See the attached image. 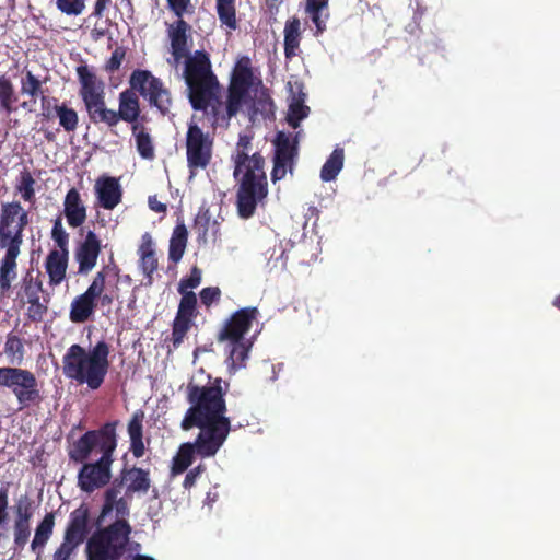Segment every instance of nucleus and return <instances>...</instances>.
<instances>
[{"label": "nucleus", "mask_w": 560, "mask_h": 560, "mask_svg": "<svg viewBox=\"0 0 560 560\" xmlns=\"http://www.w3.org/2000/svg\"><path fill=\"white\" fill-rule=\"evenodd\" d=\"M112 3V0H96L94 4L93 15L95 18H103L104 11Z\"/></svg>", "instance_id": "nucleus-59"}, {"label": "nucleus", "mask_w": 560, "mask_h": 560, "mask_svg": "<svg viewBox=\"0 0 560 560\" xmlns=\"http://www.w3.org/2000/svg\"><path fill=\"white\" fill-rule=\"evenodd\" d=\"M255 91L252 104L248 108L250 120L255 121L258 117L275 119V104L268 92V89L261 84H254L250 89Z\"/></svg>", "instance_id": "nucleus-19"}, {"label": "nucleus", "mask_w": 560, "mask_h": 560, "mask_svg": "<svg viewBox=\"0 0 560 560\" xmlns=\"http://www.w3.org/2000/svg\"><path fill=\"white\" fill-rule=\"evenodd\" d=\"M283 0H265L266 10L270 13V15H276L279 12V7Z\"/></svg>", "instance_id": "nucleus-61"}, {"label": "nucleus", "mask_w": 560, "mask_h": 560, "mask_svg": "<svg viewBox=\"0 0 560 560\" xmlns=\"http://www.w3.org/2000/svg\"><path fill=\"white\" fill-rule=\"evenodd\" d=\"M273 161L289 164V171L292 172L294 158L298 155L296 141H292L284 132H279L276 137Z\"/></svg>", "instance_id": "nucleus-26"}, {"label": "nucleus", "mask_w": 560, "mask_h": 560, "mask_svg": "<svg viewBox=\"0 0 560 560\" xmlns=\"http://www.w3.org/2000/svg\"><path fill=\"white\" fill-rule=\"evenodd\" d=\"M229 345L231 347L228 358L229 370L234 373L245 366L252 342L249 340H238L237 342H229Z\"/></svg>", "instance_id": "nucleus-30"}, {"label": "nucleus", "mask_w": 560, "mask_h": 560, "mask_svg": "<svg viewBox=\"0 0 560 560\" xmlns=\"http://www.w3.org/2000/svg\"><path fill=\"white\" fill-rule=\"evenodd\" d=\"M288 170H289V164L273 161V168L271 172V180L273 183H276V182L282 179L285 176Z\"/></svg>", "instance_id": "nucleus-57"}, {"label": "nucleus", "mask_w": 560, "mask_h": 560, "mask_svg": "<svg viewBox=\"0 0 560 560\" xmlns=\"http://www.w3.org/2000/svg\"><path fill=\"white\" fill-rule=\"evenodd\" d=\"M188 240V231L184 222L177 223L173 230L171 240H170V248H168V259L173 262H178L186 249Z\"/></svg>", "instance_id": "nucleus-28"}, {"label": "nucleus", "mask_w": 560, "mask_h": 560, "mask_svg": "<svg viewBox=\"0 0 560 560\" xmlns=\"http://www.w3.org/2000/svg\"><path fill=\"white\" fill-rule=\"evenodd\" d=\"M3 388L9 389L16 398L20 409L38 405L43 400L36 375L16 366H3Z\"/></svg>", "instance_id": "nucleus-10"}, {"label": "nucleus", "mask_w": 560, "mask_h": 560, "mask_svg": "<svg viewBox=\"0 0 560 560\" xmlns=\"http://www.w3.org/2000/svg\"><path fill=\"white\" fill-rule=\"evenodd\" d=\"M185 147L187 167L192 177L211 164L214 137L209 131H205L197 122L190 121L187 127Z\"/></svg>", "instance_id": "nucleus-9"}, {"label": "nucleus", "mask_w": 560, "mask_h": 560, "mask_svg": "<svg viewBox=\"0 0 560 560\" xmlns=\"http://www.w3.org/2000/svg\"><path fill=\"white\" fill-rule=\"evenodd\" d=\"M189 31L190 25L183 18H178L175 22L168 25L167 33L171 40V54L175 65H178L182 59L189 56Z\"/></svg>", "instance_id": "nucleus-16"}, {"label": "nucleus", "mask_w": 560, "mask_h": 560, "mask_svg": "<svg viewBox=\"0 0 560 560\" xmlns=\"http://www.w3.org/2000/svg\"><path fill=\"white\" fill-rule=\"evenodd\" d=\"M125 50L121 47H117L113 52L108 61L106 62V70L109 72H114L118 70L121 66L122 60L125 59Z\"/></svg>", "instance_id": "nucleus-53"}, {"label": "nucleus", "mask_w": 560, "mask_h": 560, "mask_svg": "<svg viewBox=\"0 0 560 560\" xmlns=\"http://www.w3.org/2000/svg\"><path fill=\"white\" fill-rule=\"evenodd\" d=\"M183 78L191 107L210 115L213 127H228L247 103L249 89L254 84H261V79L254 73L250 58L243 56L232 70L223 102L219 79L206 50H196L185 58Z\"/></svg>", "instance_id": "nucleus-1"}, {"label": "nucleus", "mask_w": 560, "mask_h": 560, "mask_svg": "<svg viewBox=\"0 0 560 560\" xmlns=\"http://www.w3.org/2000/svg\"><path fill=\"white\" fill-rule=\"evenodd\" d=\"M8 506H9V488L3 486L0 488V526L3 525L8 520Z\"/></svg>", "instance_id": "nucleus-56"}, {"label": "nucleus", "mask_w": 560, "mask_h": 560, "mask_svg": "<svg viewBox=\"0 0 560 560\" xmlns=\"http://www.w3.org/2000/svg\"><path fill=\"white\" fill-rule=\"evenodd\" d=\"M217 14L220 22L230 30L237 28L235 0H215Z\"/></svg>", "instance_id": "nucleus-33"}, {"label": "nucleus", "mask_w": 560, "mask_h": 560, "mask_svg": "<svg viewBox=\"0 0 560 560\" xmlns=\"http://www.w3.org/2000/svg\"><path fill=\"white\" fill-rule=\"evenodd\" d=\"M30 223L28 212L18 200L2 202L0 208V248L5 253L0 260V292L7 294L16 278V259Z\"/></svg>", "instance_id": "nucleus-5"}, {"label": "nucleus", "mask_w": 560, "mask_h": 560, "mask_svg": "<svg viewBox=\"0 0 560 560\" xmlns=\"http://www.w3.org/2000/svg\"><path fill=\"white\" fill-rule=\"evenodd\" d=\"M140 256L139 266L147 277L148 285L153 282V273L158 270L159 262L153 248V240L149 233H144L141 237V244L138 249Z\"/></svg>", "instance_id": "nucleus-21"}, {"label": "nucleus", "mask_w": 560, "mask_h": 560, "mask_svg": "<svg viewBox=\"0 0 560 560\" xmlns=\"http://www.w3.org/2000/svg\"><path fill=\"white\" fill-rule=\"evenodd\" d=\"M40 276V271L34 276L33 270H28L22 279L20 293L26 298L27 303L40 301L39 294L45 292Z\"/></svg>", "instance_id": "nucleus-29"}, {"label": "nucleus", "mask_w": 560, "mask_h": 560, "mask_svg": "<svg viewBox=\"0 0 560 560\" xmlns=\"http://www.w3.org/2000/svg\"><path fill=\"white\" fill-rule=\"evenodd\" d=\"M119 120L120 118L117 110L105 108L104 110H101L91 121L95 125L104 124L108 128H113L118 125Z\"/></svg>", "instance_id": "nucleus-49"}, {"label": "nucleus", "mask_w": 560, "mask_h": 560, "mask_svg": "<svg viewBox=\"0 0 560 560\" xmlns=\"http://www.w3.org/2000/svg\"><path fill=\"white\" fill-rule=\"evenodd\" d=\"M110 348L100 340L89 351L78 345H71L62 357V372L66 377L79 384H86L92 390L98 389L109 369Z\"/></svg>", "instance_id": "nucleus-6"}, {"label": "nucleus", "mask_w": 560, "mask_h": 560, "mask_svg": "<svg viewBox=\"0 0 560 560\" xmlns=\"http://www.w3.org/2000/svg\"><path fill=\"white\" fill-rule=\"evenodd\" d=\"M18 97L15 95L14 85L9 78L0 75V106L1 108L11 114L16 110L14 103Z\"/></svg>", "instance_id": "nucleus-34"}, {"label": "nucleus", "mask_w": 560, "mask_h": 560, "mask_svg": "<svg viewBox=\"0 0 560 560\" xmlns=\"http://www.w3.org/2000/svg\"><path fill=\"white\" fill-rule=\"evenodd\" d=\"M128 516H116L112 524L96 528L85 545L86 560H120L127 551L132 527Z\"/></svg>", "instance_id": "nucleus-8"}, {"label": "nucleus", "mask_w": 560, "mask_h": 560, "mask_svg": "<svg viewBox=\"0 0 560 560\" xmlns=\"http://www.w3.org/2000/svg\"><path fill=\"white\" fill-rule=\"evenodd\" d=\"M149 207L152 211L158 213L166 212V205L159 201L155 196L149 197Z\"/></svg>", "instance_id": "nucleus-60"}, {"label": "nucleus", "mask_w": 560, "mask_h": 560, "mask_svg": "<svg viewBox=\"0 0 560 560\" xmlns=\"http://www.w3.org/2000/svg\"><path fill=\"white\" fill-rule=\"evenodd\" d=\"M51 237L59 247V252L68 253L69 234L63 229L60 217L54 221Z\"/></svg>", "instance_id": "nucleus-45"}, {"label": "nucleus", "mask_w": 560, "mask_h": 560, "mask_svg": "<svg viewBox=\"0 0 560 560\" xmlns=\"http://www.w3.org/2000/svg\"><path fill=\"white\" fill-rule=\"evenodd\" d=\"M49 301H50L49 294L46 293L43 296V301L28 303L30 305H28L27 312H26L27 318L33 323L42 322L48 312Z\"/></svg>", "instance_id": "nucleus-42"}, {"label": "nucleus", "mask_w": 560, "mask_h": 560, "mask_svg": "<svg viewBox=\"0 0 560 560\" xmlns=\"http://www.w3.org/2000/svg\"><path fill=\"white\" fill-rule=\"evenodd\" d=\"M101 241L93 231H89L84 241L77 247L74 258L78 262V272L88 275L97 262L101 254Z\"/></svg>", "instance_id": "nucleus-14"}, {"label": "nucleus", "mask_w": 560, "mask_h": 560, "mask_svg": "<svg viewBox=\"0 0 560 560\" xmlns=\"http://www.w3.org/2000/svg\"><path fill=\"white\" fill-rule=\"evenodd\" d=\"M42 103V115L46 119H51L56 117V112L54 109V105L59 104L56 97H48L44 94L40 96Z\"/></svg>", "instance_id": "nucleus-54"}, {"label": "nucleus", "mask_w": 560, "mask_h": 560, "mask_svg": "<svg viewBox=\"0 0 560 560\" xmlns=\"http://www.w3.org/2000/svg\"><path fill=\"white\" fill-rule=\"evenodd\" d=\"M300 20L292 18L285 22L284 25V56L287 59H292L298 55V49L301 42Z\"/></svg>", "instance_id": "nucleus-27"}, {"label": "nucleus", "mask_w": 560, "mask_h": 560, "mask_svg": "<svg viewBox=\"0 0 560 560\" xmlns=\"http://www.w3.org/2000/svg\"><path fill=\"white\" fill-rule=\"evenodd\" d=\"M130 451L136 458L142 457L145 451L143 438L131 439Z\"/></svg>", "instance_id": "nucleus-58"}, {"label": "nucleus", "mask_w": 560, "mask_h": 560, "mask_svg": "<svg viewBox=\"0 0 560 560\" xmlns=\"http://www.w3.org/2000/svg\"><path fill=\"white\" fill-rule=\"evenodd\" d=\"M129 84L143 98H147L150 106L155 107L161 115L165 116L170 113L173 104L171 91L149 70H135L130 75Z\"/></svg>", "instance_id": "nucleus-11"}, {"label": "nucleus", "mask_w": 560, "mask_h": 560, "mask_svg": "<svg viewBox=\"0 0 560 560\" xmlns=\"http://www.w3.org/2000/svg\"><path fill=\"white\" fill-rule=\"evenodd\" d=\"M31 536V523L13 521V540L16 550H23Z\"/></svg>", "instance_id": "nucleus-43"}, {"label": "nucleus", "mask_w": 560, "mask_h": 560, "mask_svg": "<svg viewBox=\"0 0 560 560\" xmlns=\"http://www.w3.org/2000/svg\"><path fill=\"white\" fill-rule=\"evenodd\" d=\"M191 0H166L167 8L177 16L183 18L188 11Z\"/></svg>", "instance_id": "nucleus-55"}, {"label": "nucleus", "mask_w": 560, "mask_h": 560, "mask_svg": "<svg viewBox=\"0 0 560 560\" xmlns=\"http://www.w3.org/2000/svg\"><path fill=\"white\" fill-rule=\"evenodd\" d=\"M343 165V150L336 148L320 170V178L324 182L334 180Z\"/></svg>", "instance_id": "nucleus-31"}, {"label": "nucleus", "mask_w": 560, "mask_h": 560, "mask_svg": "<svg viewBox=\"0 0 560 560\" xmlns=\"http://www.w3.org/2000/svg\"><path fill=\"white\" fill-rule=\"evenodd\" d=\"M194 325V319L175 316L172 324V346L177 349L183 343L187 332Z\"/></svg>", "instance_id": "nucleus-37"}, {"label": "nucleus", "mask_w": 560, "mask_h": 560, "mask_svg": "<svg viewBox=\"0 0 560 560\" xmlns=\"http://www.w3.org/2000/svg\"><path fill=\"white\" fill-rule=\"evenodd\" d=\"M97 302L83 292L71 302L69 318L75 324L85 323L94 314Z\"/></svg>", "instance_id": "nucleus-23"}, {"label": "nucleus", "mask_w": 560, "mask_h": 560, "mask_svg": "<svg viewBox=\"0 0 560 560\" xmlns=\"http://www.w3.org/2000/svg\"><path fill=\"white\" fill-rule=\"evenodd\" d=\"M225 393L221 378H215L209 385L188 384L189 408L186 410L180 428L184 431L198 428L199 433L194 442L179 445L172 458V476L185 472L191 466L196 455L201 458L213 457L226 441L231 431V420L225 416L228 411Z\"/></svg>", "instance_id": "nucleus-2"}, {"label": "nucleus", "mask_w": 560, "mask_h": 560, "mask_svg": "<svg viewBox=\"0 0 560 560\" xmlns=\"http://www.w3.org/2000/svg\"><path fill=\"white\" fill-rule=\"evenodd\" d=\"M252 137L240 135L232 161L233 177L237 182L236 209L242 219L252 218L259 202L268 195V182L264 170V156L255 152L249 154Z\"/></svg>", "instance_id": "nucleus-4"}, {"label": "nucleus", "mask_w": 560, "mask_h": 560, "mask_svg": "<svg viewBox=\"0 0 560 560\" xmlns=\"http://www.w3.org/2000/svg\"><path fill=\"white\" fill-rule=\"evenodd\" d=\"M190 470L199 478L206 471V466L203 464H199Z\"/></svg>", "instance_id": "nucleus-64"}, {"label": "nucleus", "mask_w": 560, "mask_h": 560, "mask_svg": "<svg viewBox=\"0 0 560 560\" xmlns=\"http://www.w3.org/2000/svg\"><path fill=\"white\" fill-rule=\"evenodd\" d=\"M94 190L98 205L106 210H113L121 202L122 189L116 177H98Z\"/></svg>", "instance_id": "nucleus-15"}, {"label": "nucleus", "mask_w": 560, "mask_h": 560, "mask_svg": "<svg viewBox=\"0 0 560 560\" xmlns=\"http://www.w3.org/2000/svg\"><path fill=\"white\" fill-rule=\"evenodd\" d=\"M79 546V544L74 541H69V539L63 537V541L56 549L52 556V560H69Z\"/></svg>", "instance_id": "nucleus-50"}, {"label": "nucleus", "mask_w": 560, "mask_h": 560, "mask_svg": "<svg viewBox=\"0 0 560 560\" xmlns=\"http://www.w3.org/2000/svg\"><path fill=\"white\" fill-rule=\"evenodd\" d=\"M57 9L67 15H80L85 8V0H56Z\"/></svg>", "instance_id": "nucleus-47"}, {"label": "nucleus", "mask_w": 560, "mask_h": 560, "mask_svg": "<svg viewBox=\"0 0 560 560\" xmlns=\"http://www.w3.org/2000/svg\"><path fill=\"white\" fill-rule=\"evenodd\" d=\"M137 92V90H133L130 86L129 89L120 92L118 97V116L120 120L129 122L131 126L140 125L145 120V117L142 116L141 121H139L141 109Z\"/></svg>", "instance_id": "nucleus-20"}, {"label": "nucleus", "mask_w": 560, "mask_h": 560, "mask_svg": "<svg viewBox=\"0 0 560 560\" xmlns=\"http://www.w3.org/2000/svg\"><path fill=\"white\" fill-rule=\"evenodd\" d=\"M328 8V0H305V13L310 16L317 28V33L326 28L325 20L322 14Z\"/></svg>", "instance_id": "nucleus-35"}, {"label": "nucleus", "mask_w": 560, "mask_h": 560, "mask_svg": "<svg viewBox=\"0 0 560 560\" xmlns=\"http://www.w3.org/2000/svg\"><path fill=\"white\" fill-rule=\"evenodd\" d=\"M56 117L59 119L60 127L67 132L74 131L79 126V115L75 109L69 107L67 103L54 105Z\"/></svg>", "instance_id": "nucleus-32"}, {"label": "nucleus", "mask_w": 560, "mask_h": 560, "mask_svg": "<svg viewBox=\"0 0 560 560\" xmlns=\"http://www.w3.org/2000/svg\"><path fill=\"white\" fill-rule=\"evenodd\" d=\"M198 315L197 296L194 292L182 294L178 310L175 316L195 319Z\"/></svg>", "instance_id": "nucleus-39"}, {"label": "nucleus", "mask_w": 560, "mask_h": 560, "mask_svg": "<svg viewBox=\"0 0 560 560\" xmlns=\"http://www.w3.org/2000/svg\"><path fill=\"white\" fill-rule=\"evenodd\" d=\"M118 421L104 423L97 430L86 431L68 451L69 459L82 464L77 476L78 488L88 494L108 486L117 447Z\"/></svg>", "instance_id": "nucleus-3"}, {"label": "nucleus", "mask_w": 560, "mask_h": 560, "mask_svg": "<svg viewBox=\"0 0 560 560\" xmlns=\"http://www.w3.org/2000/svg\"><path fill=\"white\" fill-rule=\"evenodd\" d=\"M97 300L100 301V304L102 306H109L114 302L113 295L104 293V292L100 296H97Z\"/></svg>", "instance_id": "nucleus-63"}, {"label": "nucleus", "mask_w": 560, "mask_h": 560, "mask_svg": "<svg viewBox=\"0 0 560 560\" xmlns=\"http://www.w3.org/2000/svg\"><path fill=\"white\" fill-rule=\"evenodd\" d=\"M197 479L198 477L191 470H189L183 481V488L185 490H190L196 485Z\"/></svg>", "instance_id": "nucleus-62"}, {"label": "nucleus", "mask_w": 560, "mask_h": 560, "mask_svg": "<svg viewBox=\"0 0 560 560\" xmlns=\"http://www.w3.org/2000/svg\"><path fill=\"white\" fill-rule=\"evenodd\" d=\"M201 282V270L195 266L190 270L188 277L182 278L178 284V292L180 294L188 293L187 289H195Z\"/></svg>", "instance_id": "nucleus-48"}, {"label": "nucleus", "mask_w": 560, "mask_h": 560, "mask_svg": "<svg viewBox=\"0 0 560 560\" xmlns=\"http://www.w3.org/2000/svg\"><path fill=\"white\" fill-rule=\"evenodd\" d=\"M33 504V500L27 494L21 495L13 506L15 514L14 521L31 523V520L34 515Z\"/></svg>", "instance_id": "nucleus-38"}, {"label": "nucleus", "mask_w": 560, "mask_h": 560, "mask_svg": "<svg viewBox=\"0 0 560 560\" xmlns=\"http://www.w3.org/2000/svg\"><path fill=\"white\" fill-rule=\"evenodd\" d=\"M143 413H133L132 418L128 423V434L130 440L137 438H143Z\"/></svg>", "instance_id": "nucleus-51"}, {"label": "nucleus", "mask_w": 560, "mask_h": 560, "mask_svg": "<svg viewBox=\"0 0 560 560\" xmlns=\"http://www.w3.org/2000/svg\"><path fill=\"white\" fill-rule=\"evenodd\" d=\"M106 269L107 267H104L101 271H98L95 275L92 283L88 287V289L84 292L95 301H97V296H100L105 290Z\"/></svg>", "instance_id": "nucleus-46"}, {"label": "nucleus", "mask_w": 560, "mask_h": 560, "mask_svg": "<svg viewBox=\"0 0 560 560\" xmlns=\"http://www.w3.org/2000/svg\"><path fill=\"white\" fill-rule=\"evenodd\" d=\"M77 75L80 82L79 95L84 103L90 120H92L101 110L107 108L104 83L88 66H79Z\"/></svg>", "instance_id": "nucleus-12"}, {"label": "nucleus", "mask_w": 560, "mask_h": 560, "mask_svg": "<svg viewBox=\"0 0 560 560\" xmlns=\"http://www.w3.org/2000/svg\"><path fill=\"white\" fill-rule=\"evenodd\" d=\"M131 133L135 137L136 149L143 160L152 161L155 158V147L150 129L144 124L132 125Z\"/></svg>", "instance_id": "nucleus-24"}, {"label": "nucleus", "mask_w": 560, "mask_h": 560, "mask_svg": "<svg viewBox=\"0 0 560 560\" xmlns=\"http://www.w3.org/2000/svg\"><path fill=\"white\" fill-rule=\"evenodd\" d=\"M4 353L11 359L12 362L20 363L24 358V346L22 339L10 332L7 336L4 343Z\"/></svg>", "instance_id": "nucleus-41"}, {"label": "nucleus", "mask_w": 560, "mask_h": 560, "mask_svg": "<svg viewBox=\"0 0 560 560\" xmlns=\"http://www.w3.org/2000/svg\"><path fill=\"white\" fill-rule=\"evenodd\" d=\"M199 296L201 303L205 306L209 307L214 302H218L220 300L221 290L218 287H207L200 291Z\"/></svg>", "instance_id": "nucleus-52"}, {"label": "nucleus", "mask_w": 560, "mask_h": 560, "mask_svg": "<svg viewBox=\"0 0 560 560\" xmlns=\"http://www.w3.org/2000/svg\"><path fill=\"white\" fill-rule=\"evenodd\" d=\"M63 214L68 225L73 229L81 226L86 221V206L80 191L74 187L70 188L65 196Z\"/></svg>", "instance_id": "nucleus-18"}, {"label": "nucleus", "mask_w": 560, "mask_h": 560, "mask_svg": "<svg viewBox=\"0 0 560 560\" xmlns=\"http://www.w3.org/2000/svg\"><path fill=\"white\" fill-rule=\"evenodd\" d=\"M55 528V514L47 513L35 528L34 538L31 542V550L39 558L43 549L50 539Z\"/></svg>", "instance_id": "nucleus-25"}, {"label": "nucleus", "mask_w": 560, "mask_h": 560, "mask_svg": "<svg viewBox=\"0 0 560 560\" xmlns=\"http://www.w3.org/2000/svg\"><path fill=\"white\" fill-rule=\"evenodd\" d=\"M151 488L150 471L137 466H124L119 475L114 478L110 486L104 491L103 504L97 517L100 525L115 512L116 516H129L130 506L128 498L133 493L145 494Z\"/></svg>", "instance_id": "nucleus-7"}, {"label": "nucleus", "mask_w": 560, "mask_h": 560, "mask_svg": "<svg viewBox=\"0 0 560 560\" xmlns=\"http://www.w3.org/2000/svg\"><path fill=\"white\" fill-rule=\"evenodd\" d=\"M68 267V253L52 249L46 257L45 269L49 277L50 285L60 284L65 278Z\"/></svg>", "instance_id": "nucleus-22"}, {"label": "nucleus", "mask_w": 560, "mask_h": 560, "mask_svg": "<svg viewBox=\"0 0 560 560\" xmlns=\"http://www.w3.org/2000/svg\"><path fill=\"white\" fill-rule=\"evenodd\" d=\"M89 523L90 510L88 505L81 504L70 513L63 537L81 545L90 533Z\"/></svg>", "instance_id": "nucleus-17"}, {"label": "nucleus", "mask_w": 560, "mask_h": 560, "mask_svg": "<svg viewBox=\"0 0 560 560\" xmlns=\"http://www.w3.org/2000/svg\"><path fill=\"white\" fill-rule=\"evenodd\" d=\"M308 112H310V108L308 106L304 105L302 102L300 101H294L290 106H289V114H288V124L292 127V128H298L299 125H300V121L302 119H304L305 117H307L308 115Z\"/></svg>", "instance_id": "nucleus-44"}, {"label": "nucleus", "mask_w": 560, "mask_h": 560, "mask_svg": "<svg viewBox=\"0 0 560 560\" xmlns=\"http://www.w3.org/2000/svg\"><path fill=\"white\" fill-rule=\"evenodd\" d=\"M260 313L257 307L248 306L234 312L223 324L218 332L219 342H237L246 340L245 334L248 332L254 322L258 320Z\"/></svg>", "instance_id": "nucleus-13"}, {"label": "nucleus", "mask_w": 560, "mask_h": 560, "mask_svg": "<svg viewBox=\"0 0 560 560\" xmlns=\"http://www.w3.org/2000/svg\"><path fill=\"white\" fill-rule=\"evenodd\" d=\"M35 184L36 182L30 171L24 170L20 173L15 189L24 201L35 202Z\"/></svg>", "instance_id": "nucleus-36"}, {"label": "nucleus", "mask_w": 560, "mask_h": 560, "mask_svg": "<svg viewBox=\"0 0 560 560\" xmlns=\"http://www.w3.org/2000/svg\"><path fill=\"white\" fill-rule=\"evenodd\" d=\"M21 93L31 96L34 101L44 94L40 80L27 71L21 80Z\"/></svg>", "instance_id": "nucleus-40"}]
</instances>
